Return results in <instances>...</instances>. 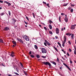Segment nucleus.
I'll return each instance as SVG.
<instances>
[{
    "mask_svg": "<svg viewBox=\"0 0 76 76\" xmlns=\"http://www.w3.org/2000/svg\"><path fill=\"white\" fill-rule=\"evenodd\" d=\"M23 38L24 39H25V40L27 41H29V37L28 36H27L26 35H24L23 36Z\"/></svg>",
    "mask_w": 76,
    "mask_h": 76,
    "instance_id": "obj_1",
    "label": "nucleus"
},
{
    "mask_svg": "<svg viewBox=\"0 0 76 76\" xmlns=\"http://www.w3.org/2000/svg\"><path fill=\"white\" fill-rule=\"evenodd\" d=\"M64 42L63 41V44L62 45L63 47H64V44L66 43V36H64Z\"/></svg>",
    "mask_w": 76,
    "mask_h": 76,
    "instance_id": "obj_2",
    "label": "nucleus"
},
{
    "mask_svg": "<svg viewBox=\"0 0 76 76\" xmlns=\"http://www.w3.org/2000/svg\"><path fill=\"white\" fill-rule=\"evenodd\" d=\"M41 51L42 53H47V50L45 48H42L41 49Z\"/></svg>",
    "mask_w": 76,
    "mask_h": 76,
    "instance_id": "obj_3",
    "label": "nucleus"
},
{
    "mask_svg": "<svg viewBox=\"0 0 76 76\" xmlns=\"http://www.w3.org/2000/svg\"><path fill=\"white\" fill-rule=\"evenodd\" d=\"M42 63L44 64L45 65H48L49 66H51V64H50V62H43Z\"/></svg>",
    "mask_w": 76,
    "mask_h": 76,
    "instance_id": "obj_4",
    "label": "nucleus"
},
{
    "mask_svg": "<svg viewBox=\"0 0 76 76\" xmlns=\"http://www.w3.org/2000/svg\"><path fill=\"white\" fill-rule=\"evenodd\" d=\"M75 26H76V25H72L71 27V29L73 30V29H75Z\"/></svg>",
    "mask_w": 76,
    "mask_h": 76,
    "instance_id": "obj_5",
    "label": "nucleus"
},
{
    "mask_svg": "<svg viewBox=\"0 0 76 76\" xmlns=\"http://www.w3.org/2000/svg\"><path fill=\"white\" fill-rule=\"evenodd\" d=\"M17 39L18 41H19L20 43H21V44H23V40H22V39L19 38H17Z\"/></svg>",
    "mask_w": 76,
    "mask_h": 76,
    "instance_id": "obj_6",
    "label": "nucleus"
},
{
    "mask_svg": "<svg viewBox=\"0 0 76 76\" xmlns=\"http://www.w3.org/2000/svg\"><path fill=\"white\" fill-rule=\"evenodd\" d=\"M63 64L64 65V66H66V67H67V69H68L69 70H71V69H70V68H69V67L68 66H67V64H66L64 63H63Z\"/></svg>",
    "mask_w": 76,
    "mask_h": 76,
    "instance_id": "obj_7",
    "label": "nucleus"
},
{
    "mask_svg": "<svg viewBox=\"0 0 76 76\" xmlns=\"http://www.w3.org/2000/svg\"><path fill=\"white\" fill-rule=\"evenodd\" d=\"M56 31L57 34H59V29L58 28H57L56 29Z\"/></svg>",
    "mask_w": 76,
    "mask_h": 76,
    "instance_id": "obj_8",
    "label": "nucleus"
},
{
    "mask_svg": "<svg viewBox=\"0 0 76 76\" xmlns=\"http://www.w3.org/2000/svg\"><path fill=\"white\" fill-rule=\"evenodd\" d=\"M14 54L15 53H14V52L12 51V52L11 54L10 55V56H11V57H13L15 56V55H14Z\"/></svg>",
    "mask_w": 76,
    "mask_h": 76,
    "instance_id": "obj_9",
    "label": "nucleus"
},
{
    "mask_svg": "<svg viewBox=\"0 0 76 76\" xmlns=\"http://www.w3.org/2000/svg\"><path fill=\"white\" fill-rule=\"evenodd\" d=\"M4 2L5 3H6V4H8V5L9 6H10L11 5V4H10V3L8 2L7 1H5Z\"/></svg>",
    "mask_w": 76,
    "mask_h": 76,
    "instance_id": "obj_10",
    "label": "nucleus"
},
{
    "mask_svg": "<svg viewBox=\"0 0 76 76\" xmlns=\"http://www.w3.org/2000/svg\"><path fill=\"white\" fill-rule=\"evenodd\" d=\"M45 42H46V43H47V44L49 46V45H51V44H50V43H49V42H48V41H47V40H45Z\"/></svg>",
    "mask_w": 76,
    "mask_h": 76,
    "instance_id": "obj_11",
    "label": "nucleus"
},
{
    "mask_svg": "<svg viewBox=\"0 0 76 76\" xmlns=\"http://www.w3.org/2000/svg\"><path fill=\"white\" fill-rule=\"evenodd\" d=\"M64 20L66 22H68V18L67 17H65L64 18Z\"/></svg>",
    "mask_w": 76,
    "mask_h": 76,
    "instance_id": "obj_12",
    "label": "nucleus"
},
{
    "mask_svg": "<svg viewBox=\"0 0 76 76\" xmlns=\"http://www.w3.org/2000/svg\"><path fill=\"white\" fill-rule=\"evenodd\" d=\"M71 38L72 39H74V34H72L71 36Z\"/></svg>",
    "mask_w": 76,
    "mask_h": 76,
    "instance_id": "obj_13",
    "label": "nucleus"
},
{
    "mask_svg": "<svg viewBox=\"0 0 76 76\" xmlns=\"http://www.w3.org/2000/svg\"><path fill=\"white\" fill-rule=\"evenodd\" d=\"M4 30H5V31H8V30H9V28L7 27L4 28Z\"/></svg>",
    "mask_w": 76,
    "mask_h": 76,
    "instance_id": "obj_14",
    "label": "nucleus"
},
{
    "mask_svg": "<svg viewBox=\"0 0 76 76\" xmlns=\"http://www.w3.org/2000/svg\"><path fill=\"white\" fill-rule=\"evenodd\" d=\"M49 27L50 29H52V26L50 24L49 25Z\"/></svg>",
    "mask_w": 76,
    "mask_h": 76,
    "instance_id": "obj_15",
    "label": "nucleus"
},
{
    "mask_svg": "<svg viewBox=\"0 0 76 76\" xmlns=\"http://www.w3.org/2000/svg\"><path fill=\"white\" fill-rule=\"evenodd\" d=\"M12 42L13 44H14V45H16V42L14 41H12Z\"/></svg>",
    "mask_w": 76,
    "mask_h": 76,
    "instance_id": "obj_16",
    "label": "nucleus"
},
{
    "mask_svg": "<svg viewBox=\"0 0 76 76\" xmlns=\"http://www.w3.org/2000/svg\"><path fill=\"white\" fill-rule=\"evenodd\" d=\"M34 48L36 49V50H38V47H37V46L36 45H34Z\"/></svg>",
    "mask_w": 76,
    "mask_h": 76,
    "instance_id": "obj_17",
    "label": "nucleus"
},
{
    "mask_svg": "<svg viewBox=\"0 0 76 76\" xmlns=\"http://www.w3.org/2000/svg\"><path fill=\"white\" fill-rule=\"evenodd\" d=\"M58 45H59L60 47L61 48V44H60V42H58Z\"/></svg>",
    "mask_w": 76,
    "mask_h": 76,
    "instance_id": "obj_18",
    "label": "nucleus"
},
{
    "mask_svg": "<svg viewBox=\"0 0 76 76\" xmlns=\"http://www.w3.org/2000/svg\"><path fill=\"white\" fill-rule=\"evenodd\" d=\"M5 14V13L4 12H2V13H1L0 14V15L1 16H3V15H4Z\"/></svg>",
    "mask_w": 76,
    "mask_h": 76,
    "instance_id": "obj_19",
    "label": "nucleus"
},
{
    "mask_svg": "<svg viewBox=\"0 0 76 76\" xmlns=\"http://www.w3.org/2000/svg\"><path fill=\"white\" fill-rule=\"evenodd\" d=\"M59 20L60 22H61V17L59 16Z\"/></svg>",
    "mask_w": 76,
    "mask_h": 76,
    "instance_id": "obj_20",
    "label": "nucleus"
},
{
    "mask_svg": "<svg viewBox=\"0 0 76 76\" xmlns=\"http://www.w3.org/2000/svg\"><path fill=\"white\" fill-rule=\"evenodd\" d=\"M49 21L50 24H51V23H53V22L51 20H49Z\"/></svg>",
    "mask_w": 76,
    "mask_h": 76,
    "instance_id": "obj_21",
    "label": "nucleus"
},
{
    "mask_svg": "<svg viewBox=\"0 0 76 76\" xmlns=\"http://www.w3.org/2000/svg\"><path fill=\"white\" fill-rule=\"evenodd\" d=\"M36 56H37V58H39L40 57V56L39 55H37Z\"/></svg>",
    "mask_w": 76,
    "mask_h": 76,
    "instance_id": "obj_22",
    "label": "nucleus"
},
{
    "mask_svg": "<svg viewBox=\"0 0 76 76\" xmlns=\"http://www.w3.org/2000/svg\"><path fill=\"white\" fill-rule=\"evenodd\" d=\"M0 42H2V43H4V42L3 41V40L2 39H0Z\"/></svg>",
    "mask_w": 76,
    "mask_h": 76,
    "instance_id": "obj_23",
    "label": "nucleus"
},
{
    "mask_svg": "<svg viewBox=\"0 0 76 76\" xmlns=\"http://www.w3.org/2000/svg\"><path fill=\"white\" fill-rule=\"evenodd\" d=\"M12 20L13 22H14V23H15L16 22V20L14 19L13 18L12 19Z\"/></svg>",
    "mask_w": 76,
    "mask_h": 76,
    "instance_id": "obj_24",
    "label": "nucleus"
},
{
    "mask_svg": "<svg viewBox=\"0 0 76 76\" xmlns=\"http://www.w3.org/2000/svg\"><path fill=\"white\" fill-rule=\"evenodd\" d=\"M54 48H55V50H56V51H57V52H58V50H57V49L54 46L53 47Z\"/></svg>",
    "mask_w": 76,
    "mask_h": 76,
    "instance_id": "obj_25",
    "label": "nucleus"
},
{
    "mask_svg": "<svg viewBox=\"0 0 76 76\" xmlns=\"http://www.w3.org/2000/svg\"><path fill=\"white\" fill-rule=\"evenodd\" d=\"M69 60H70V63H71V64H72V63H73V62L71 61V59H70Z\"/></svg>",
    "mask_w": 76,
    "mask_h": 76,
    "instance_id": "obj_26",
    "label": "nucleus"
},
{
    "mask_svg": "<svg viewBox=\"0 0 76 76\" xmlns=\"http://www.w3.org/2000/svg\"><path fill=\"white\" fill-rule=\"evenodd\" d=\"M44 29H45V31H47V28H46V27H44Z\"/></svg>",
    "mask_w": 76,
    "mask_h": 76,
    "instance_id": "obj_27",
    "label": "nucleus"
},
{
    "mask_svg": "<svg viewBox=\"0 0 76 76\" xmlns=\"http://www.w3.org/2000/svg\"><path fill=\"white\" fill-rule=\"evenodd\" d=\"M8 13H9V15L10 16V15H11V13H10V11H8Z\"/></svg>",
    "mask_w": 76,
    "mask_h": 76,
    "instance_id": "obj_28",
    "label": "nucleus"
},
{
    "mask_svg": "<svg viewBox=\"0 0 76 76\" xmlns=\"http://www.w3.org/2000/svg\"><path fill=\"white\" fill-rule=\"evenodd\" d=\"M42 57L43 58H46V56H42Z\"/></svg>",
    "mask_w": 76,
    "mask_h": 76,
    "instance_id": "obj_29",
    "label": "nucleus"
},
{
    "mask_svg": "<svg viewBox=\"0 0 76 76\" xmlns=\"http://www.w3.org/2000/svg\"><path fill=\"white\" fill-rule=\"evenodd\" d=\"M49 33L50 34H53V32L51 31H49Z\"/></svg>",
    "mask_w": 76,
    "mask_h": 76,
    "instance_id": "obj_30",
    "label": "nucleus"
},
{
    "mask_svg": "<svg viewBox=\"0 0 76 76\" xmlns=\"http://www.w3.org/2000/svg\"><path fill=\"white\" fill-rule=\"evenodd\" d=\"M67 4H66L63 5V6H67Z\"/></svg>",
    "mask_w": 76,
    "mask_h": 76,
    "instance_id": "obj_31",
    "label": "nucleus"
},
{
    "mask_svg": "<svg viewBox=\"0 0 76 76\" xmlns=\"http://www.w3.org/2000/svg\"><path fill=\"white\" fill-rule=\"evenodd\" d=\"M66 35H70V33H67L66 34Z\"/></svg>",
    "mask_w": 76,
    "mask_h": 76,
    "instance_id": "obj_32",
    "label": "nucleus"
},
{
    "mask_svg": "<svg viewBox=\"0 0 76 76\" xmlns=\"http://www.w3.org/2000/svg\"><path fill=\"white\" fill-rule=\"evenodd\" d=\"M30 56L31 57H32V58H34V56L33 55H31Z\"/></svg>",
    "mask_w": 76,
    "mask_h": 76,
    "instance_id": "obj_33",
    "label": "nucleus"
},
{
    "mask_svg": "<svg viewBox=\"0 0 76 76\" xmlns=\"http://www.w3.org/2000/svg\"><path fill=\"white\" fill-rule=\"evenodd\" d=\"M53 64L55 65H56V63L55 62H53Z\"/></svg>",
    "mask_w": 76,
    "mask_h": 76,
    "instance_id": "obj_34",
    "label": "nucleus"
},
{
    "mask_svg": "<svg viewBox=\"0 0 76 76\" xmlns=\"http://www.w3.org/2000/svg\"><path fill=\"white\" fill-rule=\"evenodd\" d=\"M32 15H33V17H34V18H35V15H34V13H32Z\"/></svg>",
    "mask_w": 76,
    "mask_h": 76,
    "instance_id": "obj_35",
    "label": "nucleus"
},
{
    "mask_svg": "<svg viewBox=\"0 0 76 76\" xmlns=\"http://www.w3.org/2000/svg\"><path fill=\"white\" fill-rule=\"evenodd\" d=\"M56 61H57L58 62H59V59L58 58H57Z\"/></svg>",
    "mask_w": 76,
    "mask_h": 76,
    "instance_id": "obj_36",
    "label": "nucleus"
},
{
    "mask_svg": "<svg viewBox=\"0 0 76 76\" xmlns=\"http://www.w3.org/2000/svg\"><path fill=\"white\" fill-rule=\"evenodd\" d=\"M16 71H17V72H19V69H17V68H16Z\"/></svg>",
    "mask_w": 76,
    "mask_h": 76,
    "instance_id": "obj_37",
    "label": "nucleus"
},
{
    "mask_svg": "<svg viewBox=\"0 0 76 76\" xmlns=\"http://www.w3.org/2000/svg\"><path fill=\"white\" fill-rule=\"evenodd\" d=\"M71 6H72V7H74V6H75V5L72 4L71 5Z\"/></svg>",
    "mask_w": 76,
    "mask_h": 76,
    "instance_id": "obj_38",
    "label": "nucleus"
},
{
    "mask_svg": "<svg viewBox=\"0 0 76 76\" xmlns=\"http://www.w3.org/2000/svg\"><path fill=\"white\" fill-rule=\"evenodd\" d=\"M16 75H19V74H18L17 73V72H15L14 73Z\"/></svg>",
    "mask_w": 76,
    "mask_h": 76,
    "instance_id": "obj_39",
    "label": "nucleus"
},
{
    "mask_svg": "<svg viewBox=\"0 0 76 76\" xmlns=\"http://www.w3.org/2000/svg\"><path fill=\"white\" fill-rule=\"evenodd\" d=\"M47 6H48V7H50V6H49V4H47Z\"/></svg>",
    "mask_w": 76,
    "mask_h": 76,
    "instance_id": "obj_40",
    "label": "nucleus"
},
{
    "mask_svg": "<svg viewBox=\"0 0 76 76\" xmlns=\"http://www.w3.org/2000/svg\"><path fill=\"white\" fill-rule=\"evenodd\" d=\"M68 43L70 45L71 44V42L70 41H68Z\"/></svg>",
    "mask_w": 76,
    "mask_h": 76,
    "instance_id": "obj_41",
    "label": "nucleus"
},
{
    "mask_svg": "<svg viewBox=\"0 0 76 76\" xmlns=\"http://www.w3.org/2000/svg\"><path fill=\"white\" fill-rule=\"evenodd\" d=\"M73 12V9H72L71 10V12Z\"/></svg>",
    "mask_w": 76,
    "mask_h": 76,
    "instance_id": "obj_42",
    "label": "nucleus"
},
{
    "mask_svg": "<svg viewBox=\"0 0 76 76\" xmlns=\"http://www.w3.org/2000/svg\"><path fill=\"white\" fill-rule=\"evenodd\" d=\"M26 18L28 20H29V19L28 18V17L27 16L26 17Z\"/></svg>",
    "mask_w": 76,
    "mask_h": 76,
    "instance_id": "obj_43",
    "label": "nucleus"
},
{
    "mask_svg": "<svg viewBox=\"0 0 76 76\" xmlns=\"http://www.w3.org/2000/svg\"><path fill=\"white\" fill-rule=\"evenodd\" d=\"M24 73L25 74V75H27V74L26 73V72H25V71H24Z\"/></svg>",
    "mask_w": 76,
    "mask_h": 76,
    "instance_id": "obj_44",
    "label": "nucleus"
},
{
    "mask_svg": "<svg viewBox=\"0 0 76 76\" xmlns=\"http://www.w3.org/2000/svg\"><path fill=\"white\" fill-rule=\"evenodd\" d=\"M76 51L75 50H74V54H75V55H76Z\"/></svg>",
    "mask_w": 76,
    "mask_h": 76,
    "instance_id": "obj_45",
    "label": "nucleus"
},
{
    "mask_svg": "<svg viewBox=\"0 0 76 76\" xmlns=\"http://www.w3.org/2000/svg\"><path fill=\"white\" fill-rule=\"evenodd\" d=\"M64 13H61V15L62 16H64Z\"/></svg>",
    "mask_w": 76,
    "mask_h": 76,
    "instance_id": "obj_46",
    "label": "nucleus"
},
{
    "mask_svg": "<svg viewBox=\"0 0 76 76\" xmlns=\"http://www.w3.org/2000/svg\"><path fill=\"white\" fill-rule=\"evenodd\" d=\"M69 51H70V52H71L72 50H71V49H69Z\"/></svg>",
    "mask_w": 76,
    "mask_h": 76,
    "instance_id": "obj_47",
    "label": "nucleus"
},
{
    "mask_svg": "<svg viewBox=\"0 0 76 76\" xmlns=\"http://www.w3.org/2000/svg\"><path fill=\"white\" fill-rule=\"evenodd\" d=\"M0 3H3V1L0 0Z\"/></svg>",
    "mask_w": 76,
    "mask_h": 76,
    "instance_id": "obj_48",
    "label": "nucleus"
},
{
    "mask_svg": "<svg viewBox=\"0 0 76 76\" xmlns=\"http://www.w3.org/2000/svg\"><path fill=\"white\" fill-rule=\"evenodd\" d=\"M43 3L44 4H47L46 2H45L43 1Z\"/></svg>",
    "mask_w": 76,
    "mask_h": 76,
    "instance_id": "obj_49",
    "label": "nucleus"
},
{
    "mask_svg": "<svg viewBox=\"0 0 76 76\" xmlns=\"http://www.w3.org/2000/svg\"><path fill=\"white\" fill-rule=\"evenodd\" d=\"M24 23H25L26 24V25H28V23H27L26 22V21H24Z\"/></svg>",
    "mask_w": 76,
    "mask_h": 76,
    "instance_id": "obj_50",
    "label": "nucleus"
},
{
    "mask_svg": "<svg viewBox=\"0 0 76 76\" xmlns=\"http://www.w3.org/2000/svg\"><path fill=\"white\" fill-rule=\"evenodd\" d=\"M67 56H70V55H69V53H67Z\"/></svg>",
    "mask_w": 76,
    "mask_h": 76,
    "instance_id": "obj_51",
    "label": "nucleus"
},
{
    "mask_svg": "<svg viewBox=\"0 0 76 76\" xmlns=\"http://www.w3.org/2000/svg\"><path fill=\"white\" fill-rule=\"evenodd\" d=\"M44 45H45V46H47V44L46 43H44Z\"/></svg>",
    "mask_w": 76,
    "mask_h": 76,
    "instance_id": "obj_52",
    "label": "nucleus"
},
{
    "mask_svg": "<svg viewBox=\"0 0 76 76\" xmlns=\"http://www.w3.org/2000/svg\"><path fill=\"white\" fill-rule=\"evenodd\" d=\"M29 53V54H32L31 51H30Z\"/></svg>",
    "mask_w": 76,
    "mask_h": 76,
    "instance_id": "obj_53",
    "label": "nucleus"
},
{
    "mask_svg": "<svg viewBox=\"0 0 76 76\" xmlns=\"http://www.w3.org/2000/svg\"><path fill=\"white\" fill-rule=\"evenodd\" d=\"M63 31V28H62L61 29V31Z\"/></svg>",
    "mask_w": 76,
    "mask_h": 76,
    "instance_id": "obj_54",
    "label": "nucleus"
},
{
    "mask_svg": "<svg viewBox=\"0 0 76 76\" xmlns=\"http://www.w3.org/2000/svg\"><path fill=\"white\" fill-rule=\"evenodd\" d=\"M55 38H56V39H57L58 38V37L55 36Z\"/></svg>",
    "mask_w": 76,
    "mask_h": 76,
    "instance_id": "obj_55",
    "label": "nucleus"
},
{
    "mask_svg": "<svg viewBox=\"0 0 76 76\" xmlns=\"http://www.w3.org/2000/svg\"><path fill=\"white\" fill-rule=\"evenodd\" d=\"M15 46H16V45H13V47H15Z\"/></svg>",
    "mask_w": 76,
    "mask_h": 76,
    "instance_id": "obj_56",
    "label": "nucleus"
},
{
    "mask_svg": "<svg viewBox=\"0 0 76 76\" xmlns=\"http://www.w3.org/2000/svg\"><path fill=\"white\" fill-rule=\"evenodd\" d=\"M39 26H40V27H41V26H41V25L40 24L39 25Z\"/></svg>",
    "mask_w": 76,
    "mask_h": 76,
    "instance_id": "obj_57",
    "label": "nucleus"
},
{
    "mask_svg": "<svg viewBox=\"0 0 76 76\" xmlns=\"http://www.w3.org/2000/svg\"><path fill=\"white\" fill-rule=\"evenodd\" d=\"M8 76H12V75H8Z\"/></svg>",
    "mask_w": 76,
    "mask_h": 76,
    "instance_id": "obj_58",
    "label": "nucleus"
},
{
    "mask_svg": "<svg viewBox=\"0 0 76 76\" xmlns=\"http://www.w3.org/2000/svg\"><path fill=\"white\" fill-rule=\"evenodd\" d=\"M61 51H63V52H64V50H63V49H61Z\"/></svg>",
    "mask_w": 76,
    "mask_h": 76,
    "instance_id": "obj_59",
    "label": "nucleus"
},
{
    "mask_svg": "<svg viewBox=\"0 0 76 76\" xmlns=\"http://www.w3.org/2000/svg\"><path fill=\"white\" fill-rule=\"evenodd\" d=\"M74 49H75V51H76V48H74Z\"/></svg>",
    "mask_w": 76,
    "mask_h": 76,
    "instance_id": "obj_60",
    "label": "nucleus"
},
{
    "mask_svg": "<svg viewBox=\"0 0 76 76\" xmlns=\"http://www.w3.org/2000/svg\"><path fill=\"white\" fill-rule=\"evenodd\" d=\"M64 54H66V51H64Z\"/></svg>",
    "mask_w": 76,
    "mask_h": 76,
    "instance_id": "obj_61",
    "label": "nucleus"
},
{
    "mask_svg": "<svg viewBox=\"0 0 76 76\" xmlns=\"http://www.w3.org/2000/svg\"><path fill=\"white\" fill-rule=\"evenodd\" d=\"M21 65L22 66V67H23V65H22V64H21Z\"/></svg>",
    "mask_w": 76,
    "mask_h": 76,
    "instance_id": "obj_62",
    "label": "nucleus"
},
{
    "mask_svg": "<svg viewBox=\"0 0 76 76\" xmlns=\"http://www.w3.org/2000/svg\"><path fill=\"white\" fill-rule=\"evenodd\" d=\"M2 9V8L0 7V10H1V9Z\"/></svg>",
    "mask_w": 76,
    "mask_h": 76,
    "instance_id": "obj_63",
    "label": "nucleus"
},
{
    "mask_svg": "<svg viewBox=\"0 0 76 76\" xmlns=\"http://www.w3.org/2000/svg\"><path fill=\"white\" fill-rule=\"evenodd\" d=\"M64 56L66 58H67V56H66L64 55Z\"/></svg>",
    "mask_w": 76,
    "mask_h": 76,
    "instance_id": "obj_64",
    "label": "nucleus"
}]
</instances>
